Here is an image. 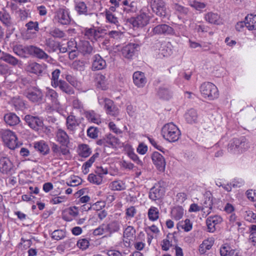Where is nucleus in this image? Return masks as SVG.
Segmentation results:
<instances>
[{"label":"nucleus","instance_id":"1","mask_svg":"<svg viewBox=\"0 0 256 256\" xmlns=\"http://www.w3.org/2000/svg\"><path fill=\"white\" fill-rule=\"evenodd\" d=\"M163 138L169 142H175L178 140L181 133L176 125L172 122L164 124L162 129Z\"/></svg>","mask_w":256,"mask_h":256},{"label":"nucleus","instance_id":"2","mask_svg":"<svg viewBox=\"0 0 256 256\" xmlns=\"http://www.w3.org/2000/svg\"><path fill=\"white\" fill-rule=\"evenodd\" d=\"M112 4L116 7H121L124 12L133 14L138 11V2L132 0H110Z\"/></svg>","mask_w":256,"mask_h":256},{"label":"nucleus","instance_id":"3","mask_svg":"<svg viewBox=\"0 0 256 256\" xmlns=\"http://www.w3.org/2000/svg\"><path fill=\"white\" fill-rule=\"evenodd\" d=\"M200 92L204 98L209 100L217 98L219 96L217 87L210 82L203 83L200 86Z\"/></svg>","mask_w":256,"mask_h":256},{"label":"nucleus","instance_id":"4","mask_svg":"<svg viewBox=\"0 0 256 256\" xmlns=\"http://www.w3.org/2000/svg\"><path fill=\"white\" fill-rule=\"evenodd\" d=\"M150 20V17L148 14L142 9L136 17H132L128 20V21L134 28H142L149 23Z\"/></svg>","mask_w":256,"mask_h":256},{"label":"nucleus","instance_id":"5","mask_svg":"<svg viewBox=\"0 0 256 256\" xmlns=\"http://www.w3.org/2000/svg\"><path fill=\"white\" fill-rule=\"evenodd\" d=\"M248 148L247 144L246 142V138H234L228 146V150L229 152L238 154L245 151Z\"/></svg>","mask_w":256,"mask_h":256},{"label":"nucleus","instance_id":"6","mask_svg":"<svg viewBox=\"0 0 256 256\" xmlns=\"http://www.w3.org/2000/svg\"><path fill=\"white\" fill-rule=\"evenodd\" d=\"M54 20L62 25L70 24V18L68 10L64 7L58 8L54 12Z\"/></svg>","mask_w":256,"mask_h":256},{"label":"nucleus","instance_id":"7","mask_svg":"<svg viewBox=\"0 0 256 256\" xmlns=\"http://www.w3.org/2000/svg\"><path fill=\"white\" fill-rule=\"evenodd\" d=\"M24 94L30 101L37 104L40 103L44 97L41 90L36 87L28 88Z\"/></svg>","mask_w":256,"mask_h":256},{"label":"nucleus","instance_id":"8","mask_svg":"<svg viewBox=\"0 0 256 256\" xmlns=\"http://www.w3.org/2000/svg\"><path fill=\"white\" fill-rule=\"evenodd\" d=\"M151 8L152 12L157 16L165 17L167 14V8L164 0H152Z\"/></svg>","mask_w":256,"mask_h":256},{"label":"nucleus","instance_id":"9","mask_svg":"<svg viewBox=\"0 0 256 256\" xmlns=\"http://www.w3.org/2000/svg\"><path fill=\"white\" fill-rule=\"evenodd\" d=\"M2 138L5 144L10 148L14 150L16 148V136L10 130L3 132Z\"/></svg>","mask_w":256,"mask_h":256},{"label":"nucleus","instance_id":"10","mask_svg":"<svg viewBox=\"0 0 256 256\" xmlns=\"http://www.w3.org/2000/svg\"><path fill=\"white\" fill-rule=\"evenodd\" d=\"M174 33L172 28L166 24H161L153 28L150 34L152 36L160 34H174Z\"/></svg>","mask_w":256,"mask_h":256},{"label":"nucleus","instance_id":"11","mask_svg":"<svg viewBox=\"0 0 256 256\" xmlns=\"http://www.w3.org/2000/svg\"><path fill=\"white\" fill-rule=\"evenodd\" d=\"M138 45L136 44H129L124 46L122 53V56L127 59H132L138 52Z\"/></svg>","mask_w":256,"mask_h":256},{"label":"nucleus","instance_id":"12","mask_svg":"<svg viewBox=\"0 0 256 256\" xmlns=\"http://www.w3.org/2000/svg\"><path fill=\"white\" fill-rule=\"evenodd\" d=\"M154 164L160 172H164L166 167V160L164 157L158 152H154L152 155Z\"/></svg>","mask_w":256,"mask_h":256},{"label":"nucleus","instance_id":"13","mask_svg":"<svg viewBox=\"0 0 256 256\" xmlns=\"http://www.w3.org/2000/svg\"><path fill=\"white\" fill-rule=\"evenodd\" d=\"M46 97L48 100L50 102L52 105L56 108L60 106V102L58 100V94L54 90L46 88Z\"/></svg>","mask_w":256,"mask_h":256},{"label":"nucleus","instance_id":"14","mask_svg":"<svg viewBox=\"0 0 256 256\" xmlns=\"http://www.w3.org/2000/svg\"><path fill=\"white\" fill-rule=\"evenodd\" d=\"M56 142L64 146H67L70 143V138L66 132L62 128H58L55 132Z\"/></svg>","mask_w":256,"mask_h":256},{"label":"nucleus","instance_id":"15","mask_svg":"<svg viewBox=\"0 0 256 256\" xmlns=\"http://www.w3.org/2000/svg\"><path fill=\"white\" fill-rule=\"evenodd\" d=\"M222 221V217L218 215L209 216L206 220L208 231L212 232L216 230V226L220 224Z\"/></svg>","mask_w":256,"mask_h":256},{"label":"nucleus","instance_id":"16","mask_svg":"<svg viewBox=\"0 0 256 256\" xmlns=\"http://www.w3.org/2000/svg\"><path fill=\"white\" fill-rule=\"evenodd\" d=\"M24 120L28 126L34 130H38V128L42 126V121L38 117L30 115H26L24 117Z\"/></svg>","mask_w":256,"mask_h":256},{"label":"nucleus","instance_id":"17","mask_svg":"<svg viewBox=\"0 0 256 256\" xmlns=\"http://www.w3.org/2000/svg\"><path fill=\"white\" fill-rule=\"evenodd\" d=\"M30 54L39 59L44 60L52 59L42 49L34 46H30Z\"/></svg>","mask_w":256,"mask_h":256},{"label":"nucleus","instance_id":"18","mask_svg":"<svg viewBox=\"0 0 256 256\" xmlns=\"http://www.w3.org/2000/svg\"><path fill=\"white\" fill-rule=\"evenodd\" d=\"M164 194V188L158 184L154 186L150 190L149 198L152 200H156L160 198Z\"/></svg>","mask_w":256,"mask_h":256},{"label":"nucleus","instance_id":"19","mask_svg":"<svg viewBox=\"0 0 256 256\" xmlns=\"http://www.w3.org/2000/svg\"><path fill=\"white\" fill-rule=\"evenodd\" d=\"M106 66V64L99 54H96L93 57L92 64V70H98L104 69Z\"/></svg>","mask_w":256,"mask_h":256},{"label":"nucleus","instance_id":"20","mask_svg":"<svg viewBox=\"0 0 256 256\" xmlns=\"http://www.w3.org/2000/svg\"><path fill=\"white\" fill-rule=\"evenodd\" d=\"M102 30H100L94 28H86L84 32V35L87 38L91 41H96L100 37Z\"/></svg>","mask_w":256,"mask_h":256},{"label":"nucleus","instance_id":"21","mask_svg":"<svg viewBox=\"0 0 256 256\" xmlns=\"http://www.w3.org/2000/svg\"><path fill=\"white\" fill-rule=\"evenodd\" d=\"M133 81L136 86L138 88H142L146 82V79L144 73L138 71L133 74Z\"/></svg>","mask_w":256,"mask_h":256},{"label":"nucleus","instance_id":"22","mask_svg":"<svg viewBox=\"0 0 256 256\" xmlns=\"http://www.w3.org/2000/svg\"><path fill=\"white\" fill-rule=\"evenodd\" d=\"M77 50L84 55L90 54L92 52L93 48L89 42L82 40L78 44Z\"/></svg>","mask_w":256,"mask_h":256},{"label":"nucleus","instance_id":"23","mask_svg":"<svg viewBox=\"0 0 256 256\" xmlns=\"http://www.w3.org/2000/svg\"><path fill=\"white\" fill-rule=\"evenodd\" d=\"M79 124L80 122L74 116L70 114L66 118V126L68 130L74 132Z\"/></svg>","mask_w":256,"mask_h":256},{"label":"nucleus","instance_id":"24","mask_svg":"<svg viewBox=\"0 0 256 256\" xmlns=\"http://www.w3.org/2000/svg\"><path fill=\"white\" fill-rule=\"evenodd\" d=\"M74 8L75 10L79 14L88 15L90 14L91 16L95 15V14L93 13L88 14V8L84 2H76Z\"/></svg>","mask_w":256,"mask_h":256},{"label":"nucleus","instance_id":"25","mask_svg":"<svg viewBox=\"0 0 256 256\" xmlns=\"http://www.w3.org/2000/svg\"><path fill=\"white\" fill-rule=\"evenodd\" d=\"M12 168V164L6 157L0 158V171L2 173H7Z\"/></svg>","mask_w":256,"mask_h":256},{"label":"nucleus","instance_id":"26","mask_svg":"<svg viewBox=\"0 0 256 256\" xmlns=\"http://www.w3.org/2000/svg\"><path fill=\"white\" fill-rule=\"evenodd\" d=\"M44 65L40 64L36 62H32L26 68L28 71L36 74H40L44 68Z\"/></svg>","mask_w":256,"mask_h":256},{"label":"nucleus","instance_id":"27","mask_svg":"<svg viewBox=\"0 0 256 256\" xmlns=\"http://www.w3.org/2000/svg\"><path fill=\"white\" fill-rule=\"evenodd\" d=\"M184 210L180 206H176L174 207L170 212V216L172 219L178 220H180L184 216Z\"/></svg>","mask_w":256,"mask_h":256},{"label":"nucleus","instance_id":"28","mask_svg":"<svg viewBox=\"0 0 256 256\" xmlns=\"http://www.w3.org/2000/svg\"><path fill=\"white\" fill-rule=\"evenodd\" d=\"M58 87L59 88L64 92L67 94H74V91L72 87H71L68 84L63 80H60V82L58 83L56 88Z\"/></svg>","mask_w":256,"mask_h":256},{"label":"nucleus","instance_id":"29","mask_svg":"<svg viewBox=\"0 0 256 256\" xmlns=\"http://www.w3.org/2000/svg\"><path fill=\"white\" fill-rule=\"evenodd\" d=\"M246 26L250 30H256V14H248L245 18Z\"/></svg>","mask_w":256,"mask_h":256},{"label":"nucleus","instance_id":"30","mask_svg":"<svg viewBox=\"0 0 256 256\" xmlns=\"http://www.w3.org/2000/svg\"><path fill=\"white\" fill-rule=\"evenodd\" d=\"M214 244V240L207 239L203 241L199 246V252L200 254H204L208 250L211 248Z\"/></svg>","mask_w":256,"mask_h":256},{"label":"nucleus","instance_id":"31","mask_svg":"<svg viewBox=\"0 0 256 256\" xmlns=\"http://www.w3.org/2000/svg\"><path fill=\"white\" fill-rule=\"evenodd\" d=\"M34 148L40 153L45 154L48 153L49 148L44 141L37 142L34 143Z\"/></svg>","mask_w":256,"mask_h":256},{"label":"nucleus","instance_id":"32","mask_svg":"<svg viewBox=\"0 0 256 256\" xmlns=\"http://www.w3.org/2000/svg\"><path fill=\"white\" fill-rule=\"evenodd\" d=\"M185 117L188 122L193 124L197 121L198 114L196 110L190 109L186 114Z\"/></svg>","mask_w":256,"mask_h":256},{"label":"nucleus","instance_id":"33","mask_svg":"<svg viewBox=\"0 0 256 256\" xmlns=\"http://www.w3.org/2000/svg\"><path fill=\"white\" fill-rule=\"evenodd\" d=\"M95 80L98 87L102 90H106V88L107 79L102 74H98Z\"/></svg>","mask_w":256,"mask_h":256},{"label":"nucleus","instance_id":"34","mask_svg":"<svg viewBox=\"0 0 256 256\" xmlns=\"http://www.w3.org/2000/svg\"><path fill=\"white\" fill-rule=\"evenodd\" d=\"M106 225L110 234L118 232L120 228V222L118 220H114Z\"/></svg>","mask_w":256,"mask_h":256},{"label":"nucleus","instance_id":"35","mask_svg":"<svg viewBox=\"0 0 256 256\" xmlns=\"http://www.w3.org/2000/svg\"><path fill=\"white\" fill-rule=\"evenodd\" d=\"M206 20L209 23L216 24H219L220 16L216 13L210 12L205 16Z\"/></svg>","mask_w":256,"mask_h":256},{"label":"nucleus","instance_id":"36","mask_svg":"<svg viewBox=\"0 0 256 256\" xmlns=\"http://www.w3.org/2000/svg\"><path fill=\"white\" fill-rule=\"evenodd\" d=\"M106 146L116 147L120 144V140L112 134H109L106 138Z\"/></svg>","mask_w":256,"mask_h":256},{"label":"nucleus","instance_id":"37","mask_svg":"<svg viewBox=\"0 0 256 256\" xmlns=\"http://www.w3.org/2000/svg\"><path fill=\"white\" fill-rule=\"evenodd\" d=\"M148 218L151 221H156L159 218V210L156 207L151 206L148 212Z\"/></svg>","mask_w":256,"mask_h":256},{"label":"nucleus","instance_id":"38","mask_svg":"<svg viewBox=\"0 0 256 256\" xmlns=\"http://www.w3.org/2000/svg\"><path fill=\"white\" fill-rule=\"evenodd\" d=\"M4 120L6 123L10 126L16 125V115L14 113L9 112L4 116Z\"/></svg>","mask_w":256,"mask_h":256},{"label":"nucleus","instance_id":"39","mask_svg":"<svg viewBox=\"0 0 256 256\" xmlns=\"http://www.w3.org/2000/svg\"><path fill=\"white\" fill-rule=\"evenodd\" d=\"M30 46H24L22 45L17 46V55L26 58L28 55L30 54Z\"/></svg>","mask_w":256,"mask_h":256},{"label":"nucleus","instance_id":"40","mask_svg":"<svg viewBox=\"0 0 256 256\" xmlns=\"http://www.w3.org/2000/svg\"><path fill=\"white\" fill-rule=\"evenodd\" d=\"M90 153L91 150L88 145L82 144L79 146L78 154L81 156L86 158L90 155Z\"/></svg>","mask_w":256,"mask_h":256},{"label":"nucleus","instance_id":"41","mask_svg":"<svg viewBox=\"0 0 256 256\" xmlns=\"http://www.w3.org/2000/svg\"><path fill=\"white\" fill-rule=\"evenodd\" d=\"M60 74V70L59 69H56L52 73L51 84L54 88H56L58 83L60 82L58 78Z\"/></svg>","mask_w":256,"mask_h":256},{"label":"nucleus","instance_id":"42","mask_svg":"<svg viewBox=\"0 0 256 256\" xmlns=\"http://www.w3.org/2000/svg\"><path fill=\"white\" fill-rule=\"evenodd\" d=\"M136 232V230L132 226H128L124 231L123 237L128 240H130Z\"/></svg>","mask_w":256,"mask_h":256},{"label":"nucleus","instance_id":"43","mask_svg":"<svg viewBox=\"0 0 256 256\" xmlns=\"http://www.w3.org/2000/svg\"><path fill=\"white\" fill-rule=\"evenodd\" d=\"M212 207V200H210V198H206L202 204V210L204 212L206 213L207 214H208L211 212Z\"/></svg>","mask_w":256,"mask_h":256},{"label":"nucleus","instance_id":"44","mask_svg":"<svg viewBox=\"0 0 256 256\" xmlns=\"http://www.w3.org/2000/svg\"><path fill=\"white\" fill-rule=\"evenodd\" d=\"M110 186L113 190H122L126 188L124 184L121 180L114 181L110 183Z\"/></svg>","mask_w":256,"mask_h":256},{"label":"nucleus","instance_id":"45","mask_svg":"<svg viewBox=\"0 0 256 256\" xmlns=\"http://www.w3.org/2000/svg\"><path fill=\"white\" fill-rule=\"evenodd\" d=\"M98 103L102 106H104L105 110H109L110 106L114 104V102L110 99L106 98H99Z\"/></svg>","mask_w":256,"mask_h":256},{"label":"nucleus","instance_id":"46","mask_svg":"<svg viewBox=\"0 0 256 256\" xmlns=\"http://www.w3.org/2000/svg\"><path fill=\"white\" fill-rule=\"evenodd\" d=\"M181 226L186 232L190 231L192 226V223L188 219H186L184 221H181L178 224V228Z\"/></svg>","mask_w":256,"mask_h":256},{"label":"nucleus","instance_id":"47","mask_svg":"<svg viewBox=\"0 0 256 256\" xmlns=\"http://www.w3.org/2000/svg\"><path fill=\"white\" fill-rule=\"evenodd\" d=\"M158 95L161 98L168 100L172 96L171 92L166 88H160L158 91Z\"/></svg>","mask_w":256,"mask_h":256},{"label":"nucleus","instance_id":"48","mask_svg":"<svg viewBox=\"0 0 256 256\" xmlns=\"http://www.w3.org/2000/svg\"><path fill=\"white\" fill-rule=\"evenodd\" d=\"M86 118L90 122L98 124L99 120L94 111H86L84 113Z\"/></svg>","mask_w":256,"mask_h":256},{"label":"nucleus","instance_id":"49","mask_svg":"<svg viewBox=\"0 0 256 256\" xmlns=\"http://www.w3.org/2000/svg\"><path fill=\"white\" fill-rule=\"evenodd\" d=\"M50 34L54 38H62L65 36V33L60 29L54 28L51 29Z\"/></svg>","mask_w":256,"mask_h":256},{"label":"nucleus","instance_id":"50","mask_svg":"<svg viewBox=\"0 0 256 256\" xmlns=\"http://www.w3.org/2000/svg\"><path fill=\"white\" fill-rule=\"evenodd\" d=\"M106 20L110 23L115 24L116 26H119L118 18L115 15L110 12H106Z\"/></svg>","mask_w":256,"mask_h":256},{"label":"nucleus","instance_id":"51","mask_svg":"<svg viewBox=\"0 0 256 256\" xmlns=\"http://www.w3.org/2000/svg\"><path fill=\"white\" fill-rule=\"evenodd\" d=\"M88 180L90 182L100 184L102 181V176L90 174L88 175Z\"/></svg>","mask_w":256,"mask_h":256},{"label":"nucleus","instance_id":"52","mask_svg":"<svg viewBox=\"0 0 256 256\" xmlns=\"http://www.w3.org/2000/svg\"><path fill=\"white\" fill-rule=\"evenodd\" d=\"M66 236L65 232L61 230H55L52 234V238L56 240L64 238Z\"/></svg>","mask_w":256,"mask_h":256},{"label":"nucleus","instance_id":"53","mask_svg":"<svg viewBox=\"0 0 256 256\" xmlns=\"http://www.w3.org/2000/svg\"><path fill=\"white\" fill-rule=\"evenodd\" d=\"M3 55L0 57V60L6 62L14 66L16 64V59L14 56H11L9 54L2 53Z\"/></svg>","mask_w":256,"mask_h":256},{"label":"nucleus","instance_id":"54","mask_svg":"<svg viewBox=\"0 0 256 256\" xmlns=\"http://www.w3.org/2000/svg\"><path fill=\"white\" fill-rule=\"evenodd\" d=\"M105 233H108L107 226L106 224H102L97 228L95 229L94 231V236H100Z\"/></svg>","mask_w":256,"mask_h":256},{"label":"nucleus","instance_id":"55","mask_svg":"<svg viewBox=\"0 0 256 256\" xmlns=\"http://www.w3.org/2000/svg\"><path fill=\"white\" fill-rule=\"evenodd\" d=\"M244 218L247 221L252 222H256V214L251 210H246L244 212Z\"/></svg>","mask_w":256,"mask_h":256},{"label":"nucleus","instance_id":"56","mask_svg":"<svg viewBox=\"0 0 256 256\" xmlns=\"http://www.w3.org/2000/svg\"><path fill=\"white\" fill-rule=\"evenodd\" d=\"M188 5L198 10L204 8L206 6L204 3L196 0L189 1Z\"/></svg>","mask_w":256,"mask_h":256},{"label":"nucleus","instance_id":"57","mask_svg":"<svg viewBox=\"0 0 256 256\" xmlns=\"http://www.w3.org/2000/svg\"><path fill=\"white\" fill-rule=\"evenodd\" d=\"M172 7L175 10L182 14H186L188 12V8L177 3L173 4Z\"/></svg>","mask_w":256,"mask_h":256},{"label":"nucleus","instance_id":"58","mask_svg":"<svg viewBox=\"0 0 256 256\" xmlns=\"http://www.w3.org/2000/svg\"><path fill=\"white\" fill-rule=\"evenodd\" d=\"M136 213V210L134 206H130L126 210V219H131L134 218Z\"/></svg>","mask_w":256,"mask_h":256},{"label":"nucleus","instance_id":"59","mask_svg":"<svg viewBox=\"0 0 256 256\" xmlns=\"http://www.w3.org/2000/svg\"><path fill=\"white\" fill-rule=\"evenodd\" d=\"M66 80L72 86L75 88H78L80 86V83L76 80V79L70 74H68L66 76Z\"/></svg>","mask_w":256,"mask_h":256},{"label":"nucleus","instance_id":"60","mask_svg":"<svg viewBox=\"0 0 256 256\" xmlns=\"http://www.w3.org/2000/svg\"><path fill=\"white\" fill-rule=\"evenodd\" d=\"M76 244L80 248L84 250L88 247L90 242L86 238H82L78 240Z\"/></svg>","mask_w":256,"mask_h":256},{"label":"nucleus","instance_id":"61","mask_svg":"<svg viewBox=\"0 0 256 256\" xmlns=\"http://www.w3.org/2000/svg\"><path fill=\"white\" fill-rule=\"evenodd\" d=\"M232 250V249L230 246L224 244L220 248V254L221 256H229Z\"/></svg>","mask_w":256,"mask_h":256},{"label":"nucleus","instance_id":"62","mask_svg":"<svg viewBox=\"0 0 256 256\" xmlns=\"http://www.w3.org/2000/svg\"><path fill=\"white\" fill-rule=\"evenodd\" d=\"M98 130L96 128L91 126L87 130L88 136L92 138H95L98 137Z\"/></svg>","mask_w":256,"mask_h":256},{"label":"nucleus","instance_id":"63","mask_svg":"<svg viewBox=\"0 0 256 256\" xmlns=\"http://www.w3.org/2000/svg\"><path fill=\"white\" fill-rule=\"evenodd\" d=\"M28 30H35L36 32L39 30L38 24L37 22L30 21L26 24Z\"/></svg>","mask_w":256,"mask_h":256},{"label":"nucleus","instance_id":"64","mask_svg":"<svg viewBox=\"0 0 256 256\" xmlns=\"http://www.w3.org/2000/svg\"><path fill=\"white\" fill-rule=\"evenodd\" d=\"M84 66V62L80 60H76L72 64V68L78 70H83Z\"/></svg>","mask_w":256,"mask_h":256}]
</instances>
